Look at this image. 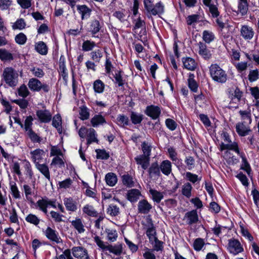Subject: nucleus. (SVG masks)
Masks as SVG:
<instances>
[{"label":"nucleus","instance_id":"1","mask_svg":"<svg viewBox=\"0 0 259 259\" xmlns=\"http://www.w3.org/2000/svg\"><path fill=\"white\" fill-rule=\"evenodd\" d=\"M2 77L6 84L10 87L15 88L18 84V72L11 67L4 69Z\"/></svg>","mask_w":259,"mask_h":259},{"label":"nucleus","instance_id":"2","mask_svg":"<svg viewBox=\"0 0 259 259\" xmlns=\"http://www.w3.org/2000/svg\"><path fill=\"white\" fill-rule=\"evenodd\" d=\"M210 75L212 79L219 83H223L227 80V75L218 64H211L209 67Z\"/></svg>","mask_w":259,"mask_h":259},{"label":"nucleus","instance_id":"3","mask_svg":"<svg viewBox=\"0 0 259 259\" xmlns=\"http://www.w3.org/2000/svg\"><path fill=\"white\" fill-rule=\"evenodd\" d=\"M94 240L97 245L104 250H108L110 253L116 255H120L122 252V245L121 244H116L114 246L106 245L99 236H95Z\"/></svg>","mask_w":259,"mask_h":259},{"label":"nucleus","instance_id":"4","mask_svg":"<svg viewBox=\"0 0 259 259\" xmlns=\"http://www.w3.org/2000/svg\"><path fill=\"white\" fill-rule=\"evenodd\" d=\"M229 251L235 255L243 251V248L240 242L236 239H230L228 243Z\"/></svg>","mask_w":259,"mask_h":259},{"label":"nucleus","instance_id":"5","mask_svg":"<svg viewBox=\"0 0 259 259\" xmlns=\"http://www.w3.org/2000/svg\"><path fill=\"white\" fill-rule=\"evenodd\" d=\"M145 113L152 119L155 120L159 118L161 114V109L158 106L151 105L146 107Z\"/></svg>","mask_w":259,"mask_h":259},{"label":"nucleus","instance_id":"6","mask_svg":"<svg viewBox=\"0 0 259 259\" xmlns=\"http://www.w3.org/2000/svg\"><path fill=\"white\" fill-rule=\"evenodd\" d=\"M237 133L241 137H244L251 132L249 125L246 123V121L238 122L235 126Z\"/></svg>","mask_w":259,"mask_h":259},{"label":"nucleus","instance_id":"7","mask_svg":"<svg viewBox=\"0 0 259 259\" xmlns=\"http://www.w3.org/2000/svg\"><path fill=\"white\" fill-rule=\"evenodd\" d=\"M71 250L73 255L78 259H89L88 251L83 247H73Z\"/></svg>","mask_w":259,"mask_h":259},{"label":"nucleus","instance_id":"8","mask_svg":"<svg viewBox=\"0 0 259 259\" xmlns=\"http://www.w3.org/2000/svg\"><path fill=\"white\" fill-rule=\"evenodd\" d=\"M36 115L39 120L42 123H48L51 120L52 118L50 111L47 109L37 110Z\"/></svg>","mask_w":259,"mask_h":259},{"label":"nucleus","instance_id":"9","mask_svg":"<svg viewBox=\"0 0 259 259\" xmlns=\"http://www.w3.org/2000/svg\"><path fill=\"white\" fill-rule=\"evenodd\" d=\"M204 5L209 8V12L211 14L212 18H218L220 16V12L218 10V4L216 2V4H211V0H202Z\"/></svg>","mask_w":259,"mask_h":259},{"label":"nucleus","instance_id":"10","mask_svg":"<svg viewBox=\"0 0 259 259\" xmlns=\"http://www.w3.org/2000/svg\"><path fill=\"white\" fill-rule=\"evenodd\" d=\"M45 234L46 237L52 241L56 243H59L61 242V239L59 237L58 233L55 230L48 227L45 231Z\"/></svg>","mask_w":259,"mask_h":259},{"label":"nucleus","instance_id":"11","mask_svg":"<svg viewBox=\"0 0 259 259\" xmlns=\"http://www.w3.org/2000/svg\"><path fill=\"white\" fill-rule=\"evenodd\" d=\"M184 220L189 225L197 223L198 216L197 211L192 210L186 213L184 217Z\"/></svg>","mask_w":259,"mask_h":259},{"label":"nucleus","instance_id":"12","mask_svg":"<svg viewBox=\"0 0 259 259\" xmlns=\"http://www.w3.org/2000/svg\"><path fill=\"white\" fill-rule=\"evenodd\" d=\"M152 208L151 204L145 199L141 200L138 204V211L140 213L147 214L150 211Z\"/></svg>","mask_w":259,"mask_h":259},{"label":"nucleus","instance_id":"13","mask_svg":"<svg viewBox=\"0 0 259 259\" xmlns=\"http://www.w3.org/2000/svg\"><path fill=\"white\" fill-rule=\"evenodd\" d=\"M63 202L68 211L74 212L77 209V202L72 197L64 198Z\"/></svg>","mask_w":259,"mask_h":259},{"label":"nucleus","instance_id":"14","mask_svg":"<svg viewBox=\"0 0 259 259\" xmlns=\"http://www.w3.org/2000/svg\"><path fill=\"white\" fill-rule=\"evenodd\" d=\"M241 35L246 40L252 39L254 35L253 29L247 25H243L240 30Z\"/></svg>","mask_w":259,"mask_h":259},{"label":"nucleus","instance_id":"15","mask_svg":"<svg viewBox=\"0 0 259 259\" xmlns=\"http://www.w3.org/2000/svg\"><path fill=\"white\" fill-rule=\"evenodd\" d=\"M77 10L81 15L82 20L88 19L91 15L92 10L85 5H77Z\"/></svg>","mask_w":259,"mask_h":259},{"label":"nucleus","instance_id":"16","mask_svg":"<svg viewBox=\"0 0 259 259\" xmlns=\"http://www.w3.org/2000/svg\"><path fill=\"white\" fill-rule=\"evenodd\" d=\"M31 158L36 165L37 163H39L41 160L42 159L43 157L45 156V151L40 149H37L35 150L30 152Z\"/></svg>","mask_w":259,"mask_h":259},{"label":"nucleus","instance_id":"17","mask_svg":"<svg viewBox=\"0 0 259 259\" xmlns=\"http://www.w3.org/2000/svg\"><path fill=\"white\" fill-rule=\"evenodd\" d=\"M198 45L199 46V54L204 59L206 60L210 58L211 54L210 51L207 49L206 45L202 42H199Z\"/></svg>","mask_w":259,"mask_h":259},{"label":"nucleus","instance_id":"18","mask_svg":"<svg viewBox=\"0 0 259 259\" xmlns=\"http://www.w3.org/2000/svg\"><path fill=\"white\" fill-rule=\"evenodd\" d=\"M141 195L140 191L136 189L130 190L127 193V199L131 202H135Z\"/></svg>","mask_w":259,"mask_h":259},{"label":"nucleus","instance_id":"19","mask_svg":"<svg viewBox=\"0 0 259 259\" xmlns=\"http://www.w3.org/2000/svg\"><path fill=\"white\" fill-rule=\"evenodd\" d=\"M182 62L185 68L189 70H194L197 67V64L194 59L187 57L182 59Z\"/></svg>","mask_w":259,"mask_h":259},{"label":"nucleus","instance_id":"20","mask_svg":"<svg viewBox=\"0 0 259 259\" xmlns=\"http://www.w3.org/2000/svg\"><path fill=\"white\" fill-rule=\"evenodd\" d=\"M41 82L35 78H30L28 83V86L31 91L39 92L40 91Z\"/></svg>","mask_w":259,"mask_h":259},{"label":"nucleus","instance_id":"21","mask_svg":"<svg viewBox=\"0 0 259 259\" xmlns=\"http://www.w3.org/2000/svg\"><path fill=\"white\" fill-rule=\"evenodd\" d=\"M159 167L161 172L166 176H168L171 172V163L168 160H163Z\"/></svg>","mask_w":259,"mask_h":259},{"label":"nucleus","instance_id":"22","mask_svg":"<svg viewBox=\"0 0 259 259\" xmlns=\"http://www.w3.org/2000/svg\"><path fill=\"white\" fill-rule=\"evenodd\" d=\"M92 126L96 127L100 125H103L106 123V121L103 116L101 114L95 115L91 120Z\"/></svg>","mask_w":259,"mask_h":259},{"label":"nucleus","instance_id":"23","mask_svg":"<svg viewBox=\"0 0 259 259\" xmlns=\"http://www.w3.org/2000/svg\"><path fill=\"white\" fill-rule=\"evenodd\" d=\"M35 167L49 181L51 180L50 173L48 165L46 164L37 163Z\"/></svg>","mask_w":259,"mask_h":259},{"label":"nucleus","instance_id":"24","mask_svg":"<svg viewBox=\"0 0 259 259\" xmlns=\"http://www.w3.org/2000/svg\"><path fill=\"white\" fill-rule=\"evenodd\" d=\"M225 149L233 150L237 154H240L238 144L236 142H233L231 144L222 143L220 145V150L223 151Z\"/></svg>","mask_w":259,"mask_h":259},{"label":"nucleus","instance_id":"25","mask_svg":"<svg viewBox=\"0 0 259 259\" xmlns=\"http://www.w3.org/2000/svg\"><path fill=\"white\" fill-rule=\"evenodd\" d=\"M225 149L233 150L237 154H240L238 144L236 142H233L231 144L222 143L220 145V150L223 151Z\"/></svg>","mask_w":259,"mask_h":259},{"label":"nucleus","instance_id":"26","mask_svg":"<svg viewBox=\"0 0 259 259\" xmlns=\"http://www.w3.org/2000/svg\"><path fill=\"white\" fill-rule=\"evenodd\" d=\"M245 56L249 61H253L256 65H259V50L254 49L249 53H245Z\"/></svg>","mask_w":259,"mask_h":259},{"label":"nucleus","instance_id":"27","mask_svg":"<svg viewBox=\"0 0 259 259\" xmlns=\"http://www.w3.org/2000/svg\"><path fill=\"white\" fill-rule=\"evenodd\" d=\"M117 124L121 127H125L130 124L128 117L124 114H119L116 118Z\"/></svg>","mask_w":259,"mask_h":259},{"label":"nucleus","instance_id":"28","mask_svg":"<svg viewBox=\"0 0 259 259\" xmlns=\"http://www.w3.org/2000/svg\"><path fill=\"white\" fill-rule=\"evenodd\" d=\"M150 177H159L160 175V167L157 162L152 163L148 170Z\"/></svg>","mask_w":259,"mask_h":259},{"label":"nucleus","instance_id":"29","mask_svg":"<svg viewBox=\"0 0 259 259\" xmlns=\"http://www.w3.org/2000/svg\"><path fill=\"white\" fill-rule=\"evenodd\" d=\"M72 226L79 233L84 232V225L82 221L79 218H76L75 220L71 222Z\"/></svg>","mask_w":259,"mask_h":259},{"label":"nucleus","instance_id":"30","mask_svg":"<svg viewBox=\"0 0 259 259\" xmlns=\"http://www.w3.org/2000/svg\"><path fill=\"white\" fill-rule=\"evenodd\" d=\"M97 136L96 131L92 128H90L87 134V144L89 145L93 142L98 143Z\"/></svg>","mask_w":259,"mask_h":259},{"label":"nucleus","instance_id":"31","mask_svg":"<svg viewBox=\"0 0 259 259\" xmlns=\"http://www.w3.org/2000/svg\"><path fill=\"white\" fill-rule=\"evenodd\" d=\"M146 235L149 239L150 242L153 244V239L156 238V233L154 225L152 223H150L147 229Z\"/></svg>","mask_w":259,"mask_h":259},{"label":"nucleus","instance_id":"32","mask_svg":"<svg viewBox=\"0 0 259 259\" xmlns=\"http://www.w3.org/2000/svg\"><path fill=\"white\" fill-rule=\"evenodd\" d=\"M35 49L38 53L42 55H46L48 53V47L46 44L42 41L35 44Z\"/></svg>","mask_w":259,"mask_h":259},{"label":"nucleus","instance_id":"33","mask_svg":"<svg viewBox=\"0 0 259 259\" xmlns=\"http://www.w3.org/2000/svg\"><path fill=\"white\" fill-rule=\"evenodd\" d=\"M105 180L108 185L111 187L114 186L117 182V176L114 173H108L105 176Z\"/></svg>","mask_w":259,"mask_h":259},{"label":"nucleus","instance_id":"34","mask_svg":"<svg viewBox=\"0 0 259 259\" xmlns=\"http://www.w3.org/2000/svg\"><path fill=\"white\" fill-rule=\"evenodd\" d=\"M239 113L241 116V118L243 121H246V123L250 125L252 122L251 114L250 111L246 110H240Z\"/></svg>","mask_w":259,"mask_h":259},{"label":"nucleus","instance_id":"35","mask_svg":"<svg viewBox=\"0 0 259 259\" xmlns=\"http://www.w3.org/2000/svg\"><path fill=\"white\" fill-rule=\"evenodd\" d=\"M105 232L107 234V239L109 241L114 242L116 240L118 237V234L115 230L106 228Z\"/></svg>","mask_w":259,"mask_h":259},{"label":"nucleus","instance_id":"36","mask_svg":"<svg viewBox=\"0 0 259 259\" xmlns=\"http://www.w3.org/2000/svg\"><path fill=\"white\" fill-rule=\"evenodd\" d=\"M130 117L133 124H138L141 123L143 120V115L136 112L132 111Z\"/></svg>","mask_w":259,"mask_h":259},{"label":"nucleus","instance_id":"37","mask_svg":"<svg viewBox=\"0 0 259 259\" xmlns=\"http://www.w3.org/2000/svg\"><path fill=\"white\" fill-rule=\"evenodd\" d=\"M164 12V6L161 2L157 3L155 7H152L149 13L153 15L161 14Z\"/></svg>","mask_w":259,"mask_h":259},{"label":"nucleus","instance_id":"38","mask_svg":"<svg viewBox=\"0 0 259 259\" xmlns=\"http://www.w3.org/2000/svg\"><path fill=\"white\" fill-rule=\"evenodd\" d=\"M192 186L190 183L184 184L182 187V194L187 198H190L191 196V192Z\"/></svg>","mask_w":259,"mask_h":259},{"label":"nucleus","instance_id":"39","mask_svg":"<svg viewBox=\"0 0 259 259\" xmlns=\"http://www.w3.org/2000/svg\"><path fill=\"white\" fill-rule=\"evenodd\" d=\"M101 28L100 22L98 20H94L91 21L90 25L89 31L94 35L98 33Z\"/></svg>","mask_w":259,"mask_h":259},{"label":"nucleus","instance_id":"40","mask_svg":"<svg viewBox=\"0 0 259 259\" xmlns=\"http://www.w3.org/2000/svg\"><path fill=\"white\" fill-rule=\"evenodd\" d=\"M248 5L247 0H239L238 4V11L242 16L247 14Z\"/></svg>","mask_w":259,"mask_h":259},{"label":"nucleus","instance_id":"41","mask_svg":"<svg viewBox=\"0 0 259 259\" xmlns=\"http://www.w3.org/2000/svg\"><path fill=\"white\" fill-rule=\"evenodd\" d=\"M23 190L26 200L29 202H32V195L34 194V188H32L28 185H24Z\"/></svg>","mask_w":259,"mask_h":259},{"label":"nucleus","instance_id":"42","mask_svg":"<svg viewBox=\"0 0 259 259\" xmlns=\"http://www.w3.org/2000/svg\"><path fill=\"white\" fill-rule=\"evenodd\" d=\"M149 192L152 195L153 200L157 203H159L163 198L162 193L156 190L151 189L149 190Z\"/></svg>","mask_w":259,"mask_h":259},{"label":"nucleus","instance_id":"43","mask_svg":"<svg viewBox=\"0 0 259 259\" xmlns=\"http://www.w3.org/2000/svg\"><path fill=\"white\" fill-rule=\"evenodd\" d=\"M0 59L2 61H10L13 60V55L5 49H0Z\"/></svg>","mask_w":259,"mask_h":259},{"label":"nucleus","instance_id":"44","mask_svg":"<svg viewBox=\"0 0 259 259\" xmlns=\"http://www.w3.org/2000/svg\"><path fill=\"white\" fill-rule=\"evenodd\" d=\"M26 134L32 142L40 143L41 142L42 138L32 130L26 132Z\"/></svg>","mask_w":259,"mask_h":259},{"label":"nucleus","instance_id":"45","mask_svg":"<svg viewBox=\"0 0 259 259\" xmlns=\"http://www.w3.org/2000/svg\"><path fill=\"white\" fill-rule=\"evenodd\" d=\"M96 43L91 40H87L83 42L82 45V50L84 52H89L93 50L96 47Z\"/></svg>","mask_w":259,"mask_h":259},{"label":"nucleus","instance_id":"46","mask_svg":"<svg viewBox=\"0 0 259 259\" xmlns=\"http://www.w3.org/2000/svg\"><path fill=\"white\" fill-rule=\"evenodd\" d=\"M103 54L102 50L98 49L91 53V58L95 62L99 63L103 57Z\"/></svg>","mask_w":259,"mask_h":259},{"label":"nucleus","instance_id":"47","mask_svg":"<svg viewBox=\"0 0 259 259\" xmlns=\"http://www.w3.org/2000/svg\"><path fill=\"white\" fill-rule=\"evenodd\" d=\"M214 34L208 30H204L202 33L203 40L207 44H209L214 39Z\"/></svg>","mask_w":259,"mask_h":259},{"label":"nucleus","instance_id":"48","mask_svg":"<svg viewBox=\"0 0 259 259\" xmlns=\"http://www.w3.org/2000/svg\"><path fill=\"white\" fill-rule=\"evenodd\" d=\"M122 180L123 185L127 187H132L134 186L133 178L128 174L123 175Z\"/></svg>","mask_w":259,"mask_h":259},{"label":"nucleus","instance_id":"49","mask_svg":"<svg viewBox=\"0 0 259 259\" xmlns=\"http://www.w3.org/2000/svg\"><path fill=\"white\" fill-rule=\"evenodd\" d=\"M46 198H42L41 199L38 200L36 204L39 207V210L42 211L45 214L48 213V204Z\"/></svg>","mask_w":259,"mask_h":259},{"label":"nucleus","instance_id":"50","mask_svg":"<svg viewBox=\"0 0 259 259\" xmlns=\"http://www.w3.org/2000/svg\"><path fill=\"white\" fill-rule=\"evenodd\" d=\"M107 212L108 214L112 217L117 216L120 213L119 207L113 204L109 205Z\"/></svg>","mask_w":259,"mask_h":259},{"label":"nucleus","instance_id":"51","mask_svg":"<svg viewBox=\"0 0 259 259\" xmlns=\"http://www.w3.org/2000/svg\"><path fill=\"white\" fill-rule=\"evenodd\" d=\"M93 87L96 93H101L104 91L105 85L101 80L98 79L94 81Z\"/></svg>","mask_w":259,"mask_h":259},{"label":"nucleus","instance_id":"52","mask_svg":"<svg viewBox=\"0 0 259 259\" xmlns=\"http://www.w3.org/2000/svg\"><path fill=\"white\" fill-rule=\"evenodd\" d=\"M25 220L27 222L35 226H37L40 222V219L36 215L32 213L29 214L25 218Z\"/></svg>","mask_w":259,"mask_h":259},{"label":"nucleus","instance_id":"53","mask_svg":"<svg viewBox=\"0 0 259 259\" xmlns=\"http://www.w3.org/2000/svg\"><path fill=\"white\" fill-rule=\"evenodd\" d=\"M82 211L84 213L91 217H96L98 213L94 208L93 206L88 204L85 205L83 207Z\"/></svg>","mask_w":259,"mask_h":259},{"label":"nucleus","instance_id":"54","mask_svg":"<svg viewBox=\"0 0 259 259\" xmlns=\"http://www.w3.org/2000/svg\"><path fill=\"white\" fill-rule=\"evenodd\" d=\"M241 157L242 158V164L241 166V169L245 170L248 175H249L251 171L250 165L244 155L241 154Z\"/></svg>","mask_w":259,"mask_h":259},{"label":"nucleus","instance_id":"55","mask_svg":"<svg viewBox=\"0 0 259 259\" xmlns=\"http://www.w3.org/2000/svg\"><path fill=\"white\" fill-rule=\"evenodd\" d=\"M205 244L204 240L203 239L198 238L196 239L193 243V247L194 249L199 251L201 250L202 247L204 246Z\"/></svg>","mask_w":259,"mask_h":259},{"label":"nucleus","instance_id":"56","mask_svg":"<svg viewBox=\"0 0 259 259\" xmlns=\"http://www.w3.org/2000/svg\"><path fill=\"white\" fill-rule=\"evenodd\" d=\"M26 23L24 20L22 18L18 19L12 25L13 29L22 30L25 28L26 26Z\"/></svg>","mask_w":259,"mask_h":259},{"label":"nucleus","instance_id":"57","mask_svg":"<svg viewBox=\"0 0 259 259\" xmlns=\"http://www.w3.org/2000/svg\"><path fill=\"white\" fill-rule=\"evenodd\" d=\"M10 189L12 192V194L13 197L15 198H20V194L16 185V184L14 182H10Z\"/></svg>","mask_w":259,"mask_h":259},{"label":"nucleus","instance_id":"58","mask_svg":"<svg viewBox=\"0 0 259 259\" xmlns=\"http://www.w3.org/2000/svg\"><path fill=\"white\" fill-rule=\"evenodd\" d=\"M24 167L26 171V175L28 176L29 179H32L33 176V172L31 168L30 162L27 160L23 161Z\"/></svg>","mask_w":259,"mask_h":259},{"label":"nucleus","instance_id":"59","mask_svg":"<svg viewBox=\"0 0 259 259\" xmlns=\"http://www.w3.org/2000/svg\"><path fill=\"white\" fill-rule=\"evenodd\" d=\"M33 118L31 116H27L24 122V127L26 132H28L29 130H32V121Z\"/></svg>","mask_w":259,"mask_h":259},{"label":"nucleus","instance_id":"60","mask_svg":"<svg viewBox=\"0 0 259 259\" xmlns=\"http://www.w3.org/2000/svg\"><path fill=\"white\" fill-rule=\"evenodd\" d=\"M188 86L190 89L193 92H197L198 90V84L191 75H190L188 79Z\"/></svg>","mask_w":259,"mask_h":259},{"label":"nucleus","instance_id":"61","mask_svg":"<svg viewBox=\"0 0 259 259\" xmlns=\"http://www.w3.org/2000/svg\"><path fill=\"white\" fill-rule=\"evenodd\" d=\"M243 93L238 88H236L234 94L232 95V101L236 100L235 103H238L241 100V98L242 97Z\"/></svg>","mask_w":259,"mask_h":259},{"label":"nucleus","instance_id":"62","mask_svg":"<svg viewBox=\"0 0 259 259\" xmlns=\"http://www.w3.org/2000/svg\"><path fill=\"white\" fill-rule=\"evenodd\" d=\"M79 115L80 119L83 120H87L89 118L90 113L87 107L82 106L80 108Z\"/></svg>","mask_w":259,"mask_h":259},{"label":"nucleus","instance_id":"63","mask_svg":"<svg viewBox=\"0 0 259 259\" xmlns=\"http://www.w3.org/2000/svg\"><path fill=\"white\" fill-rule=\"evenodd\" d=\"M186 178L187 179L192 183L194 184L197 182H199L201 180V178H198V176L192 174L190 172H187L186 173Z\"/></svg>","mask_w":259,"mask_h":259},{"label":"nucleus","instance_id":"64","mask_svg":"<svg viewBox=\"0 0 259 259\" xmlns=\"http://www.w3.org/2000/svg\"><path fill=\"white\" fill-rule=\"evenodd\" d=\"M18 93L19 96L26 98L29 94V92L25 84L21 85L18 90Z\"/></svg>","mask_w":259,"mask_h":259}]
</instances>
